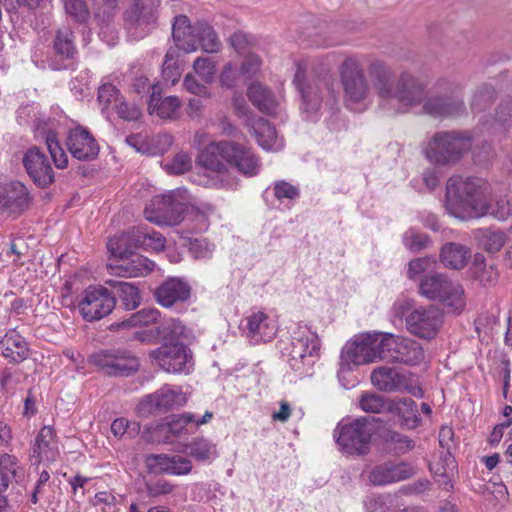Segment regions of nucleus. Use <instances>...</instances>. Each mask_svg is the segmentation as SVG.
<instances>
[{
	"mask_svg": "<svg viewBox=\"0 0 512 512\" xmlns=\"http://www.w3.org/2000/svg\"><path fill=\"white\" fill-rule=\"evenodd\" d=\"M54 54L60 60H71L77 53L75 37L70 27L63 26L56 32L53 40Z\"/></svg>",
	"mask_w": 512,
	"mask_h": 512,
	"instance_id": "a19ab883",
	"label": "nucleus"
},
{
	"mask_svg": "<svg viewBox=\"0 0 512 512\" xmlns=\"http://www.w3.org/2000/svg\"><path fill=\"white\" fill-rule=\"evenodd\" d=\"M214 246L204 238L190 239L189 251L195 259H207L212 256Z\"/></svg>",
	"mask_w": 512,
	"mask_h": 512,
	"instance_id": "13d9d810",
	"label": "nucleus"
},
{
	"mask_svg": "<svg viewBox=\"0 0 512 512\" xmlns=\"http://www.w3.org/2000/svg\"><path fill=\"white\" fill-rule=\"evenodd\" d=\"M378 421L379 418L374 416H362L349 422H340L334 430L339 449L348 455L367 454Z\"/></svg>",
	"mask_w": 512,
	"mask_h": 512,
	"instance_id": "6e6552de",
	"label": "nucleus"
},
{
	"mask_svg": "<svg viewBox=\"0 0 512 512\" xmlns=\"http://www.w3.org/2000/svg\"><path fill=\"white\" fill-rule=\"evenodd\" d=\"M195 73L205 82L211 83L216 73L215 64L210 58L199 57L193 65Z\"/></svg>",
	"mask_w": 512,
	"mask_h": 512,
	"instance_id": "4d7b16f0",
	"label": "nucleus"
},
{
	"mask_svg": "<svg viewBox=\"0 0 512 512\" xmlns=\"http://www.w3.org/2000/svg\"><path fill=\"white\" fill-rule=\"evenodd\" d=\"M253 135L264 150H279L282 143L278 141L275 128L268 120L259 117L252 124Z\"/></svg>",
	"mask_w": 512,
	"mask_h": 512,
	"instance_id": "4c0bfd02",
	"label": "nucleus"
},
{
	"mask_svg": "<svg viewBox=\"0 0 512 512\" xmlns=\"http://www.w3.org/2000/svg\"><path fill=\"white\" fill-rule=\"evenodd\" d=\"M179 56L178 49L169 48L166 52L165 59L162 65V74L166 81L174 85L180 78L181 70L177 62Z\"/></svg>",
	"mask_w": 512,
	"mask_h": 512,
	"instance_id": "49530a36",
	"label": "nucleus"
},
{
	"mask_svg": "<svg viewBox=\"0 0 512 512\" xmlns=\"http://www.w3.org/2000/svg\"><path fill=\"white\" fill-rule=\"evenodd\" d=\"M470 258L469 249L460 244L450 242L442 247L440 259L441 262L452 269H462L468 263Z\"/></svg>",
	"mask_w": 512,
	"mask_h": 512,
	"instance_id": "ea45409f",
	"label": "nucleus"
},
{
	"mask_svg": "<svg viewBox=\"0 0 512 512\" xmlns=\"http://www.w3.org/2000/svg\"><path fill=\"white\" fill-rule=\"evenodd\" d=\"M92 503L94 506L100 507L103 512H116V498L110 492H98Z\"/></svg>",
	"mask_w": 512,
	"mask_h": 512,
	"instance_id": "774afa93",
	"label": "nucleus"
},
{
	"mask_svg": "<svg viewBox=\"0 0 512 512\" xmlns=\"http://www.w3.org/2000/svg\"><path fill=\"white\" fill-rule=\"evenodd\" d=\"M499 220H505L510 217L509 197H500L493 204L488 201V214Z\"/></svg>",
	"mask_w": 512,
	"mask_h": 512,
	"instance_id": "e2e57ef3",
	"label": "nucleus"
},
{
	"mask_svg": "<svg viewBox=\"0 0 512 512\" xmlns=\"http://www.w3.org/2000/svg\"><path fill=\"white\" fill-rule=\"evenodd\" d=\"M443 324V314L434 305L407 311L405 326L409 333L425 340L436 337Z\"/></svg>",
	"mask_w": 512,
	"mask_h": 512,
	"instance_id": "4468645a",
	"label": "nucleus"
},
{
	"mask_svg": "<svg viewBox=\"0 0 512 512\" xmlns=\"http://www.w3.org/2000/svg\"><path fill=\"white\" fill-rule=\"evenodd\" d=\"M370 379L373 386L382 392H407L415 396H422L421 389L418 388L419 393H416L413 386L408 383V377L394 367H377L372 371Z\"/></svg>",
	"mask_w": 512,
	"mask_h": 512,
	"instance_id": "412c9836",
	"label": "nucleus"
},
{
	"mask_svg": "<svg viewBox=\"0 0 512 512\" xmlns=\"http://www.w3.org/2000/svg\"><path fill=\"white\" fill-rule=\"evenodd\" d=\"M214 211L213 206L188 205L185 202L184 192L171 191L168 194L156 196L144 210L145 218L157 224L177 225L184 219V214L197 222L198 231L208 227V216Z\"/></svg>",
	"mask_w": 512,
	"mask_h": 512,
	"instance_id": "20e7f679",
	"label": "nucleus"
},
{
	"mask_svg": "<svg viewBox=\"0 0 512 512\" xmlns=\"http://www.w3.org/2000/svg\"><path fill=\"white\" fill-rule=\"evenodd\" d=\"M126 142L131 145L132 147H134L137 151L139 152H142V153H150V154H157V153H164L166 151V149L171 145L172 143V138L170 135H167V134H164V135H157L155 137H153L151 139V142L152 143H155V144H162L163 147L161 149H159L158 151H150L148 149H145L143 146L144 144L142 143V139L140 136L138 135H130L126 138Z\"/></svg>",
	"mask_w": 512,
	"mask_h": 512,
	"instance_id": "8fccbe9b",
	"label": "nucleus"
},
{
	"mask_svg": "<svg viewBox=\"0 0 512 512\" xmlns=\"http://www.w3.org/2000/svg\"><path fill=\"white\" fill-rule=\"evenodd\" d=\"M339 74L347 105L364 103L371 89L361 63L354 57H348L341 64Z\"/></svg>",
	"mask_w": 512,
	"mask_h": 512,
	"instance_id": "9b49d317",
	"label": "nucleus"
},
{
	"mask_svg": "<svg viewBox=\"0 0 512 512\" xmlns=\"http://www.w3.org/2000/svg\"><path fill=\"white\" fill-rule=\"evenodd\" d=\"M181 107V100L177 96L161 97V87L154 85L148 101V112L164 120L176 119Z\"/></svg>",
	"mask_w": 512,
	"mask_h": 512,
	"instance_id": "7c9ffc66",
	"label": "nucleus"
},
{
	"mask_svg": "<svg viewBox=\"0 0 512 512\" xmlns=\"http://www.w3.org/2000/svg\"><path fill=\"white\" fill-rule=\"evenodd\" d=\"M191 287L182 279L171 277L165 280L155 291L157 302L166 308L183 303L190 298Z\"/></svg>",
	"mask_w": 512,
	"mask_h": 512,
	"instance_id": "a878e982",
	"label": "nucleus"
},
{
	"mask_svg": "<svg viewBox=\"0 0 512 512\" xmlns=\"http://www.w3.org/2000/svg\"><path fill=\"white\" fill-rule=\"evenodd\" d=\"M59 456L56 434L51 426H44L35 438L30 457L35 464L54 462Z\"/></svg>",
	"mask_w": 512,
	"mask_h": 512,
	"instance_id": "bb28decb",
	"label": "nucleus"
},
{
	"mask_svg": "<svg viewBox=\"0 0 512 512\" xmlns=\"http://www.w3.org/2000/svg\"><path fill=\"white\" fill-rule=\"evenodd\" d=\"M424 358L422 346L415 340L384 333L382 361L416 365Z\"/></svg>",
	"mask_w": 512,
	"mask_h": 512,
	"instance_id": "ddd939ff",
	"label": "nucleus"
},
{
	"mask_svg": "<svg viewBox=\"0 0 512 512\" xmlns=\"http://www.w3.org/2000/svg\"><path fill=\"white\" fill-rule=\"evenodd\" d=\"M105 284L112 289L110 292L115 297H119L126 310H134L140 305L141 296L135 284L113 279L106 280Z\"/></svg>",
	"mask_w": 512,
	"mask_h": 512,
	"instance_id": "c9c22d12",
	"label": "nucleus"
},
{
	"mask_svg": "<svg viewBox=\"0 0 512 512\" xmlns=\"http://www.w3.org/2000/svg\"><path fill=\"white\" fill-rule=\"evenodd\" d=\"M185 398L181 389L169 384L163 385L154 393L145 396L137 405V412L142 416H148L183 405Z\"/></svg>",
	"mask_w": 512,
	"mask_h": 512,
	"instance_id": "a211bd4d",
	"label": "nucleus"
},
{
	"mask_svg": "<svg viewBox=\"0 0 512 512\" xmlns=\"http://www.w3.org/2000/svg\"><path fill=\"white\" fill-rule=\"evenodd\" d=\"M274 195L278 200H294L299 197V188L286 181H276L274 183Z\"/></svg>",
	"mask_w": 512,
	"mask_h": 512,
	"instance_id": "0e129e2a",
	"label": "nucleus"
},
{
	"mask_svg": "<svg viewBox=\"0 0 512 512\" xmlns=\"http://www.w3.org/2000/svg\"><path fill=\"white\" fill-rule=\"evenodd\" d=\"M153 364L168 373H188L192 365L191 350L180 342L164 343L149 352Z\"/></svg>",
	"mask_w": 512,
	"mask_h": 512,
	"instance_id": "2eb2a0df",
	"label": "nucleus"
},
{
	"mask_svg": "<svg viewBox=\"0 0 512 512\" xmlns=\"http://www.w3.org/2000/svg\"><path fill=\"white\" fill-rule=\"evenodd\" d=\"M22 163L30 179L39 188H48L55 182L50 160L39 147L29 148L23 155Z\"/></svg>",
	"mask_w": 512,
	"mask_h": 512,
	"instance_id": "aec40b11",
	"label": "nucleus"
},
{
	"mask_svg": "<svg viewBox=\"0 0 512 512\" xmlns=\"http://www.w3.org/2000/svg\"><path fill=\"white\" fill-rule=\"evenodd\" d=\"M192 167L191 156L184 151L178 152L171 161L164 164V169L169 174L180 175L189 171Z\"/></svg>",
	"mask_w": 512,
	"mask_h": 512,
	"instance_id": "864d4df0",
	"label": "nucleus"
},
{
	"mask_svg": "<svg viewBox=\"0 0 512 512\" xmlns=\"http://www.w3.org/2000/svg\"><path fill=\"white\" fill-rule=\"evenodd\" d=\"M24 474V467L17 457L9 454L0 455V491H6L10 484L20 481Z\"/></svg>",
	"mask_w": 512,
	"mask_h": 512,
	"instance_id": "e433bc0d",
	"label": "nucleus"
},
{
	"mask_svg": "<svg viewBox=\"0 0 512 512\" xmlns=\"http://www.w3.org/2000/svg\"><path fill=\"white\" fill-rule=\"evenodd\" d=\"M430 471L433 473L439 486L448 491L453 487L452 479L457 473V462L454 456L447 451L440 457L439 461L430 465Z\"/></svg>",
	"mask_w": 512,
	"mask_h": 512,
	"instance_id": "f704fd0d",
	"label": "nucleus"
},
{
	"mask_svg": "<svg viewBox=\"0 0 512 512\" xmlns=\"http://www.w3.org/2000/svg\"><path fill=\"white\" fill-rule=\"evenodd\" d=\"M388 413L398 417L401 426L415 429L421 424L417 403L411 398L396 397L388 400Z\"/></svg>",
	"mask_w": 512,
	"mask_h": 512,
	"instance_id": "c756f323",
	"label": "nucleus"
},
{
	"mask_svg": "<svg viewBox=\"0 0 512 512\" xmlns=\"http://www.w3.org/2000/svg\"><path fill=\"white\" fill-rule=\"evenodd\" d=\"M145 464L151 472H161L170 475H187L192 470V462L181 455L149 454Z\"/></svg>",
	"mask_w": 512,
	"mask_h": 512,
	"instance_id": "393cba45",
	"label": "nucleus"
},
{
	"mask_svg": "<svg viewBox=\"0 0 512 512\" xmlns=\"http://www.w3.org/2000/svg\"><path fill=\"white\" fill-rule=\"evenodd\" d=\"M481 125L489 131H506L512 126V99L507 98L502 100L496 107L495 114L490 120L485 117L481 121Z\"/></svg>",
	"mask_w": 512,
	"mask_h": 512,
	"instance_id": "58836bf2",
	"label": "nucleus"
},
{
	"mask_svg": "<svg viewBox=\"0 0 512 512\" xmlns=\"http://www.w3.org/2000/svg\"><path fill=\"white\" fill-rule=\"evenodd\" d=\"M158 334L164 341L175 343L187 338L188 330L180 320L171 318L158 327Z\"/></svg>",
	"mask_w": 512,
	"mask_h": 512,
	"instance_id": "a18cd8bd",
	"label": "nucleus"
},
{
	"mask_svg": "<svg viewBox=\"0 0 512 512\" xmlns=\"http://www.w3.org/2000/svg\"><path fill=\"white\" fill-rule=\"evenodd\" d=\"M307 69V61H298L293 82L301 94V111L304 117L314 121L323 102L331 107L336 103L335 81L328 73L307 79Z\"/></svg>",
	"mask_w": 512,
	"mask_h": 512,
	"instance_id": "39448f33",
	"label": "nucleus"
},
{
	"mask_svg": "<svg viewBox=\"0 0 512 512\" xmlns=\"http://www.w3.org/2000/svg\"><path fill=\"white\" fill-rule=\"evenodd\" d=\"M116 305V298L105 286H89L79 296L78 310L88 322L100 320L109 315Z\"/></svg>",
	"mask_w": 512,
	"mask_h": 512,
	"instance_id": "f8f14e48",
	"label": "nucleus"
},
{
	"mask_svg": "<svg viewBox=\"0 0 512 512\" xmlns=\"http://www.w3.org/2000/svg\"><path fill=\"white\" fill-rule=\"evenodd\" d=\"M320 350V340L316 332L306 324L298 323L292 330L291 339L283 342L281 354L292 370L300 374L308 373L315 363Z\"/></svg>",
	"mask_w": 512,
	"mask_h": 512,
	"instance_id": "0eeeda50",
	"label": "nucleus"
},
{
	"mask_svg": "<svg viewBox=\"0 0 512 512\" xmlns=\"http://www.w3.org/2000/svg\"><path fill=\"white\" fill-rule=\"evenodd\" d=\"M140 228H133L119 236L109 238L107 242V249L112 256L119 259H124L132 254L141 242Z\"/></svg>",
	"mask_w": 512,
	"mask_h": 512,
	"instance_id": "72a5a7b5",
	"label": "nucleus"
},
{
	"mask_svg": "<svg viewBox=\"0 0 512 512\" xmlns=\"http://www.w3.org/2000/svg\"><path fill=\"white\" fill-rule=\"evenodd\" d=\"M141 232V242L140 245H146L152 248L155 251H161L165 247L166 239L165 237L156 231L149 232L144 228H140Z\"/></svg>",
	"mask_w": 512,
	"mask_h": 512,
	"instance_id": "680f3d73",
	"label": "nucleus"
},
{
	"mask_svg": "<svg viewBox=\"0 0 512 512\" xmlns=\"http://www.w3.org/2000/svg\"><path fill=\"white\" fill-rule=\"evenodd\" d=\"M490 184L479 177H452L446 185L445 210L461 220L488 214Z\"/></svg>",
	"mask_w": 512,
	"mask_h": 512,
	"instance_id": "7ed1b4c3",
	"label": "nucleus"
},
{
	"mask_svg": "<svg viewBox=\"0 0 512 512\" xmlns=\"http://www.w3.org/2000/svg\"><path fill=\"white\" fill-rule=\"evenodd\" d=\"M246 336L252 343L269 342L277 333V328L265 313L256 312L246 318Z\"/></svg>",
	"mask_w": 512,
	"mask_h": 512,
	"instance_id": "c85d7f7f",
	"label": "nucleus"
},
{
	"mask_svg": "<svg viewBox=\"0 0 512 512\" xmlns=\"http://www.w3.org/2000/svg\"><path fill=\"white\" fill-rule=\"evenodd\" d=\"M122 97L120 91L112 84L107 83L99 87L98 101L103 108L114 109Z\"/></svg>",
	"mask_w": 512,
	"mask_h": 512,
	"instance_id": "5fc2aeb1",
	"label": "nucleus"
},
{
	"mask_svg": "<svg viewBox=\"0 0 512 512\" xmlns=\"http://www.w3.org/2000/svg\"><path fill=\"white\" fill-rule=\"evenodd\" d=\"M196 24L191 26L190 20L185 15L175 17L172 26V37L177 46L185 52H193L198 49V35Z\"/></svg>",
	"mask_w": 512,
	"mask_h": 512,
	"instance_id": "2f4dec72",
	"label": "nucleus"
},
{
	"mask_svg": "<svg viewBox=\"0 0 512 512\" xmlns=\"http://www.w3.org/2000/svg\"><path fill=\"white\" fill-rule=\"evenodd\" d=\"M185 451L198 461H212L218 456L216 445L204 438H195L187 443Z\"/></svg>",
	"mask_w": 512,
	"mask_h": 512,
	"instance_id": "37998d69",
	"label": "nucleus"
},
{
	"mask_svg": "<svg viewBox=\"0 0 512 512\" xmlns=\"http://www.w3.org/2000/svg\"><path fill=\"white\" fill-rule=\"evenodd\" d=\"M66 146L70 154L79 161H92L99 154V144L95 137L82 126L69 130Z\"/></svg>",
	"mask_w": 512,
	"mask_h": 512,
	"instance_id": "5701e85b",
	"label": "nucleus"
},
{
	"mask_svg": "<svg viewBox=\"0 0 512 512\" xmlns=\"http://www.w3.org/2000/svg\"><path fill=\"white\" fill-rule=\"evenodd\" d=\"M472 145L473 137L468 131H439L427 141L423 152L431 164L451 167L471 150Z\"/></svg>",
	"mask_w": 512,
	"mask_h": 512,
	"instance_id": "423d86ee",
	"label": "nucleus"
},
{
	"mask_svg": "<svg viewBox=\"0 0 512 512\" xmlns=\"http://www.w3.org/2000/svg\"><path fill=\"white\" fill-rule=\"evenodd\" d=\"M387 440L394 446V449L398 453H407L415 447V443L412 439L396 431L390 432Z\"/></svg>",
	"mask_w": 512,
	"mask_h": 512,
	"instance_id": "69168bd1",
	"label": "nucleus"
},
{
	"mask_svg": "<svg viewBox=\"0 0 512 512\" xmlns=\"http://www.w3.org/2000/svg\"><path fill=\"white\" fill-rule=\"evenodd\" d=\"M2 355L11 362L20 363L28 358V343L15 329L8 330L0 341Z\"/></svg>",
	"mask_w": 512,
	"mask_h": 512,
	"instance_id": "473e14b6",
	"label": "nucleus"
},
{
	"mask_svg": "<svg viewBox=\"0 0 512 512\" xmlns=\"http://www.w3.org/2000/svg\"><path fill=\"white\" fill-rule=\"evenodd\" d=\"M198 47L207 53H217L221 48V42L215 30L206 23H197Z\"/></svg>",
	"mask_w": 512,
	"mask_h": 512,
	"instance_id": "c03bdc74",
	"label": "nucleus"
},
{
	"mask_svg": "<svg viewBox=\"0 0 512 512\" xmlns=\"http://www.w3.org/2000/svg\"><path fill=\"white\" fill-rule=\"evenodd\" d=\"M131 258L121 259L119 264L108 266L111 275L119 277H143L153 271L155 263L147 257L139 254H130Z\"/></svg>",
	"mask_w": 512,
	"mask_h": 512,
	"instance_id": "cd10ccee",
	"label": "nucleus"
},
{
	"mask_svg": "<svg viewBox=\"0 0 512 512\" xmlns=\"http://www.w3.org/2000/svg\"><path fill=\"white\" fill-rule=\"evenodd\" d=\"M388 400L376 393H363L359 400L361 409L368 413L388 412Z\"/></svg>",
	"mask_w": 512,
	"mask_h": 512,
	"instance_id": "09e8293b",
	"label": "nucleus"
},
{
	"mask_svg": "<svg viewBox=\"0 0 512 512\" xmlns=\"http://www.w3.org/2000/svg\"><path fill=\"white\" fill-rule=\"evenodd\" d=\"M424 112L435 118L456 117L466 111L465 103L458 85L444 94H435L427 98L423 104Z\"/></svg>",
	"mask_w": 512,
	"mask_h": 512,
	"instance_id": "6ab92c4d",
	"label": "nucleus"
},
{
	"mask_svg": "<svg viewBox=\"0 0 512 512\" xmlns=\"http://www.w3.org/2000/svg\"><path fill=\"white\" fill-rule=\"evenodd\" d=\"M495 98V90L490 85L480 86L474 93L471 102L473 111H481L482 109L490 106Z\"/></svg>",
	"mask_w": 512,
	"mask_h": 512,
	"instance_id": "603ef678",
	"label": "nucleus"
},
{
	"mask_svg": "<svg viewBox=\"0 0 512 512\" xmlns=\"http://www.w3.org/2000/svg\"><path fill=\"white\" fill-rule=\"evenodd\" d=\"M419 293L428 300L443 303L449 312L460 313L465 307L462 286L442 273H428L419 281Z\"/></svg>",
	"mask_w": 512,
	"mask_h": 512,
	"instance_id": "9d476101",
	"label": "nucleus"
},
{
	"mask_svg": "<svg viewBox=\"0 0 512 512\" xmlns=\"http://www.w3.org/2000/svg\"><path fill=\"white\" fill-rule=\"evenodd\" d=\"M248 98L263 113L275 111L277 102L273 93L260 83H252L248 88Z\"/></svg>",
	"mask_w": 512,
	"mask_h": 512,
	"instance_id": "79ce46f5",
	"label": "nucleus"
},
{
	"mask_svg": "<svg viewBox=\"0 0 512 512\" xmlns=\"http://www.w3.org/2000/svg\"><path fill=\"white\" fill-rule=\"evenodd\" d=\"M114 110L125 121H137L142 115L141 109L135 104L126 102L124 97L117 103Z\"/></svg>",
	"mask_w": 512,
	"mask_h": 512,
	"instance_id": "bf43d9fd",
	"label": "nucleus"
},
{
	"mask_svg": "<svg viewBox=\"0 0 512 512\" xmlns=\"http://www.w3.org/2000/svg\"><path fill=\"white\" fill-rule=\"evenodd\" d=\"M403 243L411 252L417 253L428 247L430 238L424 233L409 229L403 235Z\"/></svg>",
	"mask_w": 512,
	"mask_h": 512,
	"instance_id": "3c124183",
	"label": "nucleus"
},
{
	"mask_svg": "<svg viewBox=\"0 0 512 512\" xmlns=\"http://www.w3.org/2000/svg\"><path fill=\"white\" fill-rule=\"evenodd\" d=\"M474 276L483 285L493 284L498 279V272L492 265H487L483 261L478 262L476 259L473 264Z\"/></svg>",
	"mask_w": 512,
	"mask_h": 512,
	"instance_id": "6e6d98bb",
	"label": "nucleus"
},
{
	"mask_svg": "<svg viewBox=\"0 0 512 512\" xmlns=\"http://www.w3.org/2000/svg\"><path fill=\"white\" fill-rule=\"evenodd\" d=\"M196 421V416L192 413H183L172 419L168 424V431L174 436H180L187 433V426Z\"/></svg>",
	"mask_w": 512,
	"mask_h": 512,
	"instance_id": "052dcab7",
	"label": "nucleus"
},
{
	"mask_svg": "<svg viewBox=\"0 0 512 512\" xmlns=\"http://www.w3.org/2000/svg\"><path fill=\"white\" fill-rule=\"evenodd\" d=\"M157 19V6L153 0H133L124 12V24L135 39L143 38Z\"/></svg>",
	"mask_w": 512,
	"mask_h": 512,
	"instance_id": "f3484780",
	"label": "nucleus"
},
{
	"mask_svg": "<svg viewBox=\"0 0 512 512\" xmlns=\"http://www.w3.org/2000/svg\"><path fill=\"white\" fill-rule=\"evenodd\" d=\"M384 333H362L347 342L341 351L338 377L351 370V365L382 361Z\"/></svg>",
	"mask_w": 512,
	"mask_h": 512,
	"instance_id": "1a4fd4ad",
	"label": "nucleus"
},
{
	"mask_svg": "<svg viewBox=\"0 0 512 512\" xmlns=\"http://www.w3.org/2000/svg\"><path fill=\"white\" fill-rule=\"evenodd\" d=\"M32 203L28 188L20 181H11L0 187V209L17 217Z\"/></svg>",
	"mask_w": 512,
	"mask_h": 512,
	"instance_id": "4be33fe9",
	"label": "nucleus"
},
{
	"mask_svg": "<svg viewBox=\"0 0 512 512\" xmlns=\"http://www.w3.org/2000/svg\"><path fill=\"white\" fill-rule=\"evenodd\" d=\"M368 74L382 107L406 112L425 99V85L410 73L403 72L395 79L392 68L376 60L369 64Z\"/></svg>",
	"mask_w": 512,
	"mask_h": 512,
	"instance_id": "f03ea898",
	"label": "nucleus"
},
{
	"mask_svg": "<svg viewBox=\"0 0 512 512\" xmlns=\"http://www.w3.org/2000/svg\"><path fill=\"white\" fill-rule=\"evenodd\" d=\"M484 246L488 252H498L506 242L505 233L502 231H487L484 234Z\"/></svg>",
	"mask_w": 512,
	"mask_h": 512,
	"instance_id": "338daca9",
	"label": "nucleus"
},
{
	"mask_svg": "<svg viewBox=\"0 0 512 512\" xmlns=\"http://www.w3.org/2000/svg\"><path fill=\"white\" fill-rule=\"evenodd\" d=\"M90 362L109 376H129L139 368L138 359L122 349L95 352L90 356Z\"/></svg>",
	"mask_w": 512,
	"mask_h": 512,
	"instance_id": "dca6fc26",
	"label": "nucleus"
},
{
	"mask_svg": "<svg viewBox=\"0 0 512 512\" xmlns=\"http://www.w3.org/2000/svg\"><path fill=\"white\" fill-rule=\"evenodd\" d=\"M416 468L407 462H384L374 466L368 473L369 481L375 486H383L407 480L416 474Z\"/></svg>",
	"mask_w": 512,
	"mask_h": 512,
	"instance_id": "b1692460",
	"label": "nucleus"
},
{
	"mask_svg": "<svg viewBox=\"0 0 512 512\" xmlns=\"http://www.w3.org/2000/svg\"><path fill=\"white\" fill-rule=\"evenodd\" d=\"M224 161L245 176H255L260 170L259 159L249 148L233 141L210 142L196 159L204 170V185L217 188L231 185Z\"/></svg>",
	"mask_w": 512,
	"mask_h": 512,
	"instance_id": "f257e3e1",
	"label": "nucleus"
},
{
	"mask_svg": "<svg viewBox=\"0 0 512 512\" xmlns=\"http://www.w3.org/2000/svg\"><path fill=\"white\" fill-rule=\"evenodd\" d=\"M45 142L55 167L65 169L68 165V157L60 146L56 133L49 131L46 134Z\"/></svg>",
	"mask_w": 512,
	"mask_h": 512,
	"instance_id": "de8ad7c7",
	"label": "nucleus"
}]
</instances>
